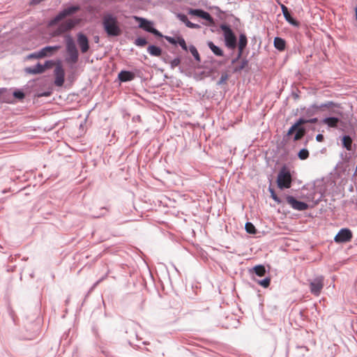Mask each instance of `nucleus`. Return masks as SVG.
Listing matches in <instances>:
<instances>
[{"label": "nucleus", "instance_id": "1", "mask_svg": "<svg viewBox=\"0 0 357 357\" xmlns=\"http://www.w3.org/2000/svg\"><path fill=\"white\" fill-rule=\"evenodd\" d=\"M79 9L80 7L79 6H73L66 8L61 11L54 19H52L48 24V29L52 36H59L72 29L75 26V24L79 22V20L69 19L61 23L56 29H54V26L65 17L75 13L77 11L79 10Z\"/></svg>", "mask_w": 357, "mask_h": 357}, {"label": "nucleus", "instance_id": "2", "mask_svg": "<svg viewBox=\"0 0 357 357\" xmlns=\"http://www.w3.org/2000/svg\"><path fill=\"white\" fill-rule=\"evenodd\" d=\"M317 121V119H312L310 120H305L303 119H298L288 130L287 135H291L294 132L296 131V133L294 137V141H298L301 139L305 133V130L303 128H301V126L307 123H316Z\"/></svg>", "mask_w": 357, "mask_h": 357}, {"label": "nucleus", "instance_id": "3", "mask_svg": "<svg viewBox=\"0 0 357 357\" xmlns=\"http://www.w3.org/2000/svg\"><path fill=\"white\" fill-rule=\"evenodd\" d=\"M291 181V175L289 170L286 167H282L278 175L277 183L278 188L280 189L289 188Z\"/></svg>", "mask_w": 357, "mask_h": 357}, {"label": "nucleus", "instance_id": "4", "mask_svg": "<svg viewBox=\"0 0 357 357\" xmlns=\"http://www.w3.org/2000/svg\"><path fill=\"white\" fill-rule=\"evenodd\" d=\"M104 26L109 35L118 36L120 33L119 28L116 25V19L111 15H107L104 18Z\"/></svg>", "mask_w": 357, "mask_h": 357}, {"label": "nucleus", "instance_id": "5", "mask_svg": "<svg viewBox=\"0 0 357 357\" xmlns=\"http://www.w3.org/2000/svg\"><path fill=\"white\" fill-rule=\"evenodd\" d=\"M136 20L139 22V27L144 30L152 33L156 37L163 38V36L155 29L153 28V23L146 19L142 17H136Z\"/></svg>", "mask_w": 357, "mask_h": 357}, {"label": "nucleus", "instance_id": "6", "mask_svg": "<svg viewBox=\"0 0 357 357\" xmlns=\"http://www.w3.org/2000/svg\"><path fill=\"white\" fill-rule=\"evenodd\" d=\"M324 276H318L315 278L310 283V292L314 296H319L324 287Z\"/></svg>", "mask_w": 357, "mask_h": 357}, {"label": "nucleus", "instance_id": "7", "mask_svg": "<svg viewBox=\"0 0 357 357\" xmlns=\"http://www.w3.org/2000/svg\"><path fill=\"white\" fill-rule=\"evenodd\" d=\"M220 29L223 32L226 45H236V37L230 27L226 24H222Z\"/></svg>", "mask_w": 357, "mask_h": 357}, {"label": "nucleus", "instance_id": "8", "mask_svg": "<svg viewBox=\"0 0 357 357\" xmlns=\"http://www.w3.org/2000/svg\"><path fill=\"white\" fill-rule=\"evenodd\" d=\"M58 47L59 46H46L38 53H33L28 55L27 59H39L52 55L57 50Z\"/></svg>", "mask_w": 357, "mask_h": 357}, {"label": "nucleus", "instance_id": "9", "mask_svg": "<svg viewBox=\"0 0 357 357\" xmlns=\"http://www.w3.org/2000/svg\"><path fill=\"white\" fill-rule=\"evenodd\" d=\"M54 84L57 86H62L65 81V71L60 63L56 64L54 70Z\"/></svg>", "mask_w": 357, "mask_h": 357}, {"label": "nucleus", "instance_id": "10", "mask_svg": "<svg viewBox=\"0 0 357 357\" xmlns=\"http://www.w3.org/2000/svg\"><path fill=\"white\" fill-rule=\"evenodd\" d=\"M352 232L349 229H342L335 236L334 241L336 243H346L349 242L352 238Z\"/></svg>", "mask_w": 357, "mask_h": 357}, {"label": "nucleus", "instance_id": "11", "mask_svg": "<svg viewBox=\"0 0 357 357\" xmlns=\"http://www.w3.org/2000/svg\"><path fill=\"white\" fill-rule=\"evenodd\" d=\"M287 202L295 210L305 211L308 208V205L306 203L298 201L292 196H288Z\"/></svg>", "mask_w": 357, "mask_h": 357}, {"label": "nucleus", "instance_id": "12", "mask_svg": "<svg viewBox=\"0 0 357 357\" xmlns=\"http://www.w3.org/2000/svg\"><path fill=\"white\" fill-rule=\"evenodd\" d=\"M190 13L192 14L193 15L198 16L204 20H206L211 24L213 23V20L212 17L210 15V14L207 12L202 10H199V9L191 10Z\"/></svg>", "mask_w": 357, "mask_h": 357}, {"label": "nucleus", "instance_id": "13", "mask_svg": "<svg viewBox=\"0 0 357 357\" xmlns=\"http://www.w3.org/2000/svg\"><path fill=\"white\" fill-rule=\"evenodd\" d=\"M68 59L67 61L71 63H75L78 59V52L76 46H68L67 49Z\"/></svg>", "mask_w": 357, "mask_h": 357}, {"label": "nucleus", "instance_id": "14", "mask_svg": "<svg viewBox=\"0 0 357 357\" xmlns=\"http://www.w3.org/2000/svg\"><path fill=\"white\" fill-rule=\"evenodd\" d=\"M232 63L234 66L233 69L234 73L239 72L241 70L244 69L245 67H247L248 63L247 60L238 59L236 60H233Z\"/></svg>", "mask_w": 357, "mask_h": 357}, {"label": "nucleus", "instance_id": "15", "mask_svg": "<svg viewBox=\"0 0 357 357\" xmlns=\"http://www.w3.org/2000/svg\"><path fill=\"white\" fill-rule=\"evenodd\" d=\"M45 70V68L40 63H38L33 67H28L24 69V71L28 74L36 75L43 73Z\"/></svg>", "mask_w": 357, "mask_h": 357}, {"label": "nucleus", "instance_id": "16", "mask_svg": "<svg viewBox=\"0 0 357 357\" xmlns=\"http://www.w3.org/2000/svg\"><path fill=\"white\" fill-rule=\"evenodd\" d=\"M118 77L121 82H128L132 80L135 77V75L132 72L122 70L119 73Z\"/></svg>", "mask_w": 357, "mask_h": 357}, {"label": "nucleus", "instance_id": "17", "mask_svg": "<svg viewBox=\"0 0 357 357\" xmlns=\"http://www.w3.org/2000/svg\"><path fill=\"white\" fill-rule=\"evenodd\" d=\"M165 39L172 45H185V40L180 36L175 35L174 36H165Z\"/></svg>", "mask_w": 357, "mask_h": 357}, {"label": "nucleus", "instance_id": "18", "mask_svg": "<svg viewBox=\"0 0 357 357\" xmlns=\"http://www.w3.org/2000/svg\"><path fill=\"white\" fill-rule=\"evenodd\" d=\"M281 8H282V13H283V15L284 17V18L286 19V20L289 22L290 24H293V25H297L298 23L296 22V21L291 16L289 12V10L287 8V6H285L284 5L282 4L281 5Z\"/></svg>", "mask_w": 357, "mask_h": 357}, {"label": "nucleus", "instance_id": "19", "mask_svg": "<svg viewBox=\"0 0 357 357\" xmlns=\"http://www.w3.org/2000/svg\"><path fill=\"white\" fill-rule=\"evenodd\" d=\"M185 51H189L194 56L195 59L197 61H200V56L196 47L195 46H182Z\"/></svg>", "mask_w": 357, "mask_h": 357}, {"label": "nucleus", "instance_id": "20", "mask_svg": "<svg viewBox=\"0 0 357 357\" xmlns=\"http://www.w3.org/2000/svg\"><path fill=\"white\" fill-rule=\"evenodd\" d=\"M340 120L335 117H328L324 119V123L326 124L331 128H336Z\"/></svg>", "mask_w": 357, "mask_h": 357}, {"label": "nucleus", "instance_id": "21", "mask_svg": "<svg viewBox=\"0 0 357 357\" xmlns=\"http://www.w3.org/2000/svg\"><path fill=\"white\" fill-rule=\"evenodd\" d=\"M148 52L152 56H158L161 54V50L158 46H148Z\"/></svg>", "mask_w": 357, "mask_h": 357}, {"label": "nucleus", "instance_id": "22", "mask_svg": "<svg viewBox=\"0 0 357 357\" xmlns=\"http://www.w3.org/2000/svg\"><path fill=\"white\" fill-rule=\"evenodd\" d=\"M342 144L348 151L352 149V139L349 136H344L342 138Z\"/></svg>", "mask_w": 357, "mask_h": 357}, {"label": "nucleus", "instance_id": "23", "mask_svg": "<svg viewBox=\"0 0 357 357\" xmlns=\"http://www.w3.org/2000/svg\"><path fill=\"white\" fill-rule=\"evenodd\" d=\"M178 17L179 18V20L181 22L185 23L186 24V26H188V27L195 28V27H198L199 26L198 25L194 24L193 23L190 22L188 20V17L186 15H178Z\"/></svg>", "mask_w": 357, "mask_h": 357}, {"label": "nucleus", "instance_id": "24", "mask_svg": "<svg viewBox=\"0 0 357 357\" xmlns=\"http://www.w3.org/2000/svg\"><path fill=\"white\" fill-rule=\"evenodd\" d=\"M254 272L260 277H262L266 273L265 267L262 265H257L253 268Z\"/></svg>", "mask_w": 357, "mask_h": 357}, {"label": "nucleus", "instance_id": "25", "mask_svg": "<svg viewBox=\"0 0 357 357\" xmlns=\"http://www.w3.org/2000/svg\"><path fill=\"white\" fill-rule=\"evenodd\" d=\"M245 230L248 234H255L257 233V229L255 227L251 222H247L245 224Z\"/></svg>", "mask_w": 357, "mask_h": 357}, {"label": "nucleus", "instance_id": "26", "mask_svg": "<svg viewBox=\"0 0 357 357\" xmlns=\"http://www.w3.org/2000/svg\"><path fill=\"white\" fill-rule=\"evenodd\" d=\"M77 40H78L79 45H89L88 44L89 41H88L87 37L82 33H79L78 35Z\"/></svg>", "mask_w": 357, "mask_h": 357}, {"label": "nucleus", "instance_id": "27", "mask_svg": "<svg viewBox=\"0 0 357 357\" xmlns=\"http://www.w3.org/2000/svg\"><path fill=\"white\" fill-rule=\"evenodd\" d=\"M298 156L301 160H305L309 157V151L305 149H301L298 152Z\"/></svg>", "mask_w": 357, "mask_h": 357}, {"label": "nucleus", "instance_id": "28", "mask_svg": "<svg viewBox=\"0 0 357 357\" xmlns=\"http://www.w3.org/2000/svg\"><path fill=\"white\" fill-rule=\"evenodd\" d=\"M321 108H323V107H326V108H327V109H333L334 107H338V108H339V107H340V106H339V105L335 104V103H334V102H326V103H325V104L322 105L321 106Z\"/></svg>", "mask_w": 357, "mask_h": 357}, {"label": "nucleus", "instance_id": "29", "mask_svg": "<svg viewBox=\"0 0 357 357\" xmlns=\"http://www.w3.org/2000/svg\"><path fill=\"white\" fill-rule=\"evenodd\" d=\"M210 47L215 54L218 56L222 55V50L220 48L219 46H210Z\"/></svg>", "mask_w": 357, "mask_h": 357}, {"label": "nucleus", "instance_id": "30", "mask_svg": "<svg viewBox=\"0 0 357 357\" xmlns=\"http://www.w3.org/2000/svg\"><path fill=\"white\" fill-rule=\"evenodd\" d=\"M270 282H271V279L268 278H266L264 279L263 280L259 281V284L261 286L266 288L270 285Z\"/></svg>", "mask_w": 357, "mask_h": 357}, {"label": "nucleus", "instance_id": "31", "mask_svg": "<svg viewBox=\"0 0 357 357\" xmlns=\"http://www.w3.org/2000/svg\"><path fill=\"white\" fill-rule=\"evenodd\" d=\"M229 49H230L231 50H234L236 47H238V57L241 56V54H242L243 51V49L245 46H227Z\"/></svg>", "mask_w": 357, "mask_h": 357}, {"label": "nucleus", "instance_id": "32", "mask_svg": "<svg viewBox=\"0 0 357 357\" xmlns=\"http://www.w3.org/2000/svg\"><path fill=\"white\" fill-rule=\"evenodd\" d=\"M247 44V38L245 35L241 34L239 38V43L238 45H246Z\"/></svg>", "mask_w": 357, "mask_h": 357}, {"label": "nucleus", "instance_id": "33", "mask_svg": "<svg viewBox=\"0 0 357 357\" xmlns=\"http://www.w3.org/2000/svg\"><path fill=\"white\" fill-rule=\"evenodd\" d=\"M54 65V61H45V64L43 65L44 68L46 69L51 68Z\"/></svg>", "mask_w": 357, "mask_h": 357}, {"label": "nucleus", "instance_id": "34", "mask_svg": "<svg viewBox=\"0 0 357 357\" xmlns=\"http://www.w3.org/2000/svg\"><path fill=\"white\" fill-rule=\"evenodd\" d=\"M13 96L17 98H19V99H22L24 97V94L23 92L22 91H15L13 93Z\"/></svg>", "mask_w": 357, "mask_h": 357}, {"label": "nucleus", "instance_id": "35", "mask_svg": "<svg viewBox=\"0 0 357 357\" xmlns=\"http://www.w3.org/2000/svg\"><path fill=\"white\" fill-rule=\"evenodd\" d=\"M274 45H284V40L280 38L276 37L274 39Z\"/></svg>", "mask_w": 357, "mask_h": 357}, {"label": "nucleus", "instance_id": "36", "mask_svg": "<svg viewBox=\"0 0 357 357\" xmlns=\"http://www.w3.org/2000/svg\"><path fill=\"white\" fill-rule=\"evenodd\" d=\"M146 41L144 38H138L136 40V45H146Z\"/></svg>", "mask_w": 357, "mask_h": 357}, {"label": "nucleus", "instance_id": "37", "mask_svg": "<svg viewBox=\"0 0 357 357\" xmlns=\"http://www.w3.org/2000/svg\"><path fill=\"white\" fill-rule=\"evenodd\" d=\"M228 78V76L227 74H222L221 75V78H220V83H222L224 82H225Z\"/></svg>", "mask_w": 357, "mask_h": 357}, {"label": "nucleus", "instance_id": "38", "mask_svg": "<svg viewBox=\"0 0 357 357\" xmlns=\"http://www.w3.org/2000/svg\"><path fill=\"white\" fill-rule=\"evenodd\" d=\"M89 47L90 46H81V51L82 53H86L89 49Z\"/></svg>", "mask_w": 357, "mask_h": 357}, {"label": "nucleus", "instance_id": "39", "mask_svg": "<svg viewBox=\"0 0 357 357\" xmlns=\"http://www.w3.org/2000/svg\"><path fill=\"white\" fill-rule=\"evenodd\" d=\"M316 139L318 141V142H322L323 139H324V136L321 134H319L317 135L316 137Z\"/></svg>", "mask_w": 357, "mask_h": 357}, {"label": "nucleus", "instance_id": "40", "mask_svg": "<svg viewBox=\"0 0 357 357\" xmlns=\"http://www.w3.org/2000/svg\"><path fill=\"white\" fill-rule=\"evenodd\" d=\"M271 197H272V198H273L275 201L278 202H280V201H279V199H278V197L275 195V193H274V192H273V190L271 191Z\"/></svg>", "mask_w": 357, "mask_h": 357}, {"label": "nucleus", "instance_id": "41", "mask_svg": "<svg viewBox=\"0 0 357 357\" xmlns=\"http://www.w3.org/2000/svg\"><path fill=\"white\" fill-rule=\"evenodd\" d=\"M275 47L280 52L284 51L285 46H275Z\"/></svg>", "mask_w": 357, "mask_h": 357}, {"label": "nucleus", "instance_id": "42", "mask_svg": "<svg viewBox=\"0 0 357 357\" xmlns=\"http://www.w3.org/2000/svg\"><path fill=\"white\" fill-rule=\"evenodd\" d=\"M66 45H74V42H73V40L70 38L68 39V42H67V44Z\"/></svg>", "mask_w": 357, "mask_h": 357}, {"label": "nucleus", "instance_id": "43", "mask_svg": "<svg viewBox=\"0 0 357 357\" xmlns=\"http://www.w3.org/2000/svg\"><path fill=\"white\" fill-rule=\"evenodd\" d=\"M179 63V60L175 59L174 60V64L177 65Z\"/></svg>", "mask_w": 357, "mask_h": 357}, {"label": "nucleus", "instance_id": "44", "mask_svg": "<svg viewBox=\"0 0 357 357\" xmlns=\"http://www.w3.org/2000/svg\"><path fill=\"white\" fill-rule=\"evenodd\" d=\"M50 95V92H47V93H43L42 96H49Z\"/></svg>", "mask_w": 357, "mask_h": 357}, {"label": "nucleus", "instance_id": "45", "mask_svg": "<svg viewBox=\"0 0 357 357\" xmlns=\"http://www.w3.org/2000/svg\"><path fill=\"white\" fill-rule=\"evenodd\" d=\"M337 114H342V113L340 111L334 112Z\"/></svg>", "mask_w": 357, "mask_h": 357}, {"label": "nucleus", "instance_id": "46", "mask_svg": "<svg viewBox=\"0 0 357 357\" xmlns=\"http://www.w3.org/2000/svg\"><path fill=\"white\" fill-rule=\"evenodd\" d=\"M208 45H213V43L210 42V43H208Z\"/></svg>", "mask_w": 357, "mask_h": 357}, {"label": "nucleus", "instance_id": "47", "mask_svg": "<svg viewBox=\"0 0 357 357\" xmlns=\"http://www.w3.org/2000/svg\"><path fill=\"white\" fill-rule=\"evenodd\" d=\"M355 174H357V165H356V172Z\"/></svg>", "mask_w": 357, "mask_h": 357}, {"label": "nucleus", "instance_id": "48", "mask_svg": "<svg viewBox=\"0 0 357 357\" xmlns=\"http://www.w3.org/2000/svg\"><path fill=\"white\" fill-rule=\"evenodd\" d=\"M105 210H106L107 211H108V209L107 208H103Z\"/></svg>", "mask_w": 357, "mask_h": 357}]
</instances>
